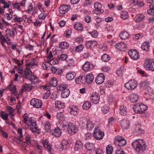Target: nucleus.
Returning a JSON list of instances; mask_svg holds the SVG:
<instances>
[{"instance_id": "f257e3e1", "label": "nucleus", "mask_w": 154, "mask_h": 154, "mask_svg": "<svg viewBox=\"0 0 154 154\" xmlns=\"http://www.w3.org/2000/svg\"><path fill=\"white\" fill-rule=\"evenodd\" d=\"M132 145L138 154L143 152L147 146L145 141L140 139L133 142L132 143Z\"/></svg>"}, {"instance_id": "f03ea898", "label": "nucleus", "mask_w": 154, "mask_h": 154, "mask_svg": "<svg viewBox=\"0 0 154 154\" xmlns=\"http://www.w3.org/2000/svg\"><path fill=\"white\" fill-rule=\"evenodd\" d=\"M31 72L30 69L26 67L23 72V76L30 80L32 84L36 85L38 84V80L37 77L34 75H31Z\"/></svg>"}, {"instance_id": "7ed1b4c3", "label": "nucleus", "mask_w": 154, "mask_h": 154, "mask_svg": "<svg viewBox=\"0 0 154 154\" xmlns=\"http://www.w3.org/2000/svg\"><path fill=\"white\" fill-rule=\"evenodd\" d=\"M134 111L136 113H140L143 112L147 109V106L142 103L134 106L133 107Z\"/></svg>"}, {"instance_id": "20e7f679", "label": "nucleus", "mask_w": 154, "mask_h": 154, "mask_svg": "<svg viewBox=\"0 0 154 154\" xmlns=\"http://www.w3.org/2000/svg\"><path fill=\"white\" fill-rule=\"evenodd\" d=\"M80 124L82 127L86 126V128L89 130H92L94 127V125L92 122L90 120L86 121L84 118H82L81 122Z\"/></svg>"}, {"instance_id": "39448f33", "label": "nucleus", "mask_w": 154, "mask_h": 154, "mask_svg": "<svg viewBox=\"0 0 154 154\" xmlns=\"http://www.w3.org/2000/svg\"><path fill=\"white\" fill-rule=\"evenodd\" d=\"M137 85V82L134 79H131L125 84V87L129 90H132L135 89Z\"/></svg>"}, {"instance_id": "423d86ee", "label": "nucleus", "mask_w": 154, "mask_h": 154, "mask_svg": "<svg viewBox=\"0 0 154 154\" xmlns=\"http://www.w3.org/2000/svg\"><path fill=\"white\" fill-rule=\"evenodd\" d=\"M78 129V127L71 122L68 125L67 131L68 133L70 135H73L77 132Z\"/></svg>"}, {"instance_id": "0eeeda50", "label": "nucleus", "mask_w": 154, "mask_h": 154, "mask_svg": "<svg viewBox=\"0 0 154 154\" xmlns=\"http://www.w3.org/2000/svg\"><path fill=\"white\" fill-rule=\"evenodd\" d=\"M144 66L147 70L152 71H154V62L152 60H146L144 64Z\"/></svg>"}, {"instance_id": "6e6552de", "label": "nucleus", "mask_w": 154, "mask_h": 154, "mask_svg": "<svg viewBox=\"0 0 154 154\" xmlns=\"http://www.w3.org/2000/svg\"><path fill=\"white\" fill-rule=\"evenodd\" d=\"M30 104L34 107L36 108H41L42 104V102L41 100L35 98L31 100Z\"/></svg>"}, {"instance_id": "1a4fd4ad", "label": "nucleus", "mask_w": 154, "mask_h": 154, "mask_svg": "<svg viewBox=\"0 0 154 154\" xmlns=\"http://www.w3.org/2000/svg\"><path fill=\"white\" fill-rule=\"evenodd\" d=\"M128 54L132 59L136 60L139 59V53L135 50H131L128 52Z\"/></svg>"}, {"instance_id": "9d476101", "label": "nucleus", "mask_w": 154, "mask_h": 154, "mask_svg": "<svg viewBox=\"0 0 154 154\" xmlns=\"http://www.w3.org/2000/svg\"><path fill=\"white\" fill-rule=\"evenodd\" d=\"M104 134L103 132L100 131L98 129L95 128L93 134V137L97 140H100L102 139L104 136Z\"/></svg>"}, {"instance_id": "9b49d317", "label": "nucleus", "mask_w": 154, "mask_h": 154, "mask_svg": "<svg viewBox=\"0 0 154 154\" xmlns=\"http://www.w3.org/2000/svg\"><path fill=\"white\" fill-rule=\"evenodd\" d=\"M114 143L115 144H117L119 146H122L126 144V142L123 138L122 137H119L116 138Z\"/></svg>"}, {"instance_id": "f8f14e48", "label": "nucleus", "mask_w": 154, "mask_h": 154, "mask_svg": "<svg viewBox=\"0 0 154 154\" xmlns=\"http://www.w3.org/2000/svg\"><path fill=\"white\" fill-rule=\"evenodd\" d=\"M90 99L92 102L94 103L95 104L98 103L100 100L98 94L96 92L93 93L90 97Z\"/></svg>"}, {"instance_id": "ddd939ff", "label": "nucleus", "mask_w": 154, "mask_h": 154, "mask_svg": "<svg viewBox=\"0 0 154 154\" xmlns=\"http://www.w3.org/2000/svg\"><path fill=\"white\" fill-rule=\"evenodd\" d=\"M95 9V12L97 14H100L103 12V11L101 8L102 7V5L100 3H95L94 5Z\"/></svg>"}, {"instance_id": "4468645a", "label": "nucleus", "mask_w": 154, "mask_h": 154, "mask_svg": "<svg viewBox=\"0 0 154 154\" xmlns=\"http://www.w3.org/2000/svg\"><path fill=\"white\" fill-rule=\"evenodd\" d=\"M105 79V76L103 73H100L96 77L95 82L98 84H100L103 83Z\"/></svg>"}, {"instance_id": "2eb2a0df", "label": "nucleus", "mask_w": 154, "mask_h": 154, "mask_svg": "<svg viewBox=\"0 0 154 154\" xmlns=\"http://www.w3.org/2000/svg\"><path fill=\"white\" fill-rule=\"evenodd\" d=\"M94 68L93 65L89 62H86L83 65L82 68L83 70L85 72L92 69Z\"/></svg>"}, {"instance_id": "dca6fc26", "label": "nucleus", "mask_w": 154, "mask_h": 154, "mask_svg": "<svg viewBox=\"0 0 154 154\" xmlns=\"http://www.w3.org/2000/svg\"><path fill=\"white\" fill-rule=\"evenodd\" d=\"M70 6L65 5L61 6L59 8V11L60 14H64L66 13L69 10V8H70Z\"/></svg>"}, {"instance_id": "f3484780", "label": "nucleus", "mask_w": 154, "mask_h": 154, "mask_svg": "<svg viewBox=\"0 0 154 154\" xmlns=\"http://www.w3.org/2000/svg\"><path fill=\"white\" fill-rule=\"evenodd\" d=\"M121 125L123 129H127L130 126V122L128 120L123 119L121 121Z\"/></svg>"}, {"instance_id": "a211bd4d", "label": "nucleus", "mask_w": 154, "mask_h": 154, "mask_svg": "<svg viewBox=\"0 0 154 154\" xmlns=\"http://www.w3.org/2000/svg\"><path fill=\"white\" fill-rule=\"evenodd\" d=\"M145 17V16L143 14H139L136 16L134 19L136 22H140L143 21Z\"/></svg>"}, {"instance_id": "6ab92c4d", "label": "nucleus", "mask_w": 154, "mask_h": 154, "mask_svg": "<svg viewBox=\"0 0 154 154\" xmlns=\"http://www.w3.org/2000/svg\"><path fill=\"white\" fill-rule=\"evenodd\" d=\"M61 131L60 129L58 128H55L52 131L51 133L53 135L56 137H59L61 135Z\"/></svg>"}, {"instance_id": "aec40b11", "label": "nucleus", "mask_w": 154, "mask_h": 154, "mask_svg": "<svg viewBox=\"0 0 154 154\" xmlns=\"http://www.w3.org/2000/svg\"><path fill=\"white\" fill-rule=\"evenodd\" d=\"M94 79V78L93 74L91 73H89L86 75L85 81L88 84H91L92 82Z\"/></svg>"}, {"instance_id": "412c9836", "label": "nucleus", "mask_w": 154, "mask_h": 154, "mask_svg": "<svg viewBox=\"0 0 154 154\" xmlns=\"http://www.w3.org/2000/svg\"><path fill=\"white\" fill-rule=\"evenodd\" d=\"M116 47L120 51H123L126 48V45L124 42H120L115 45Z\"/></svg>"}, {"instance_id": "4be33fe9", "label": "nucleus", "mask_w": 154, "mask_h": 154, "mask_svg": "<svg viewBox=\"0 0 154 154\" xmlns=\"http://www.w3.org/2000/svg\"><path fill=\"white\" fill-rule=\"evenodd\" d=\"M145 93L149 95V97L151 99H152L154 96V94H153L152 90L150 87H147L145 89Z\"/></svg>"}, {"instance_id": "5701e85b", "label": "nucleus", "mask_w": 154, "mask_h": 154, "mask_svg": "<svg viewBox=\"0 0 154 154\" xmlns=\"http://www.w3.org/2000/svg\"><path fill=\"white\" fill-rule=\"evenodd\" d=\"M43 146L45 149L48 151H51V146L49 142L47 140H44L42 142Z\"/></svg>"}, {"instance_id": "b1692460", "label": "nucleus", "mask_w": 154, "mask_h": 154, "mask_svg": "<svg viewBox=\"0 0 154 154\" xmlns=\"http://www.w3.org/2000/svg\"><path fill=\"white\" fill-rule=\"evenodd\" d=\"M129 98L132 102L134 103L138 100L139 96L137 94H131L130 95Z\"/></svg>"}, {"instance_id": "393cba45", "label": "nucleus", "mask_w": 154, "mask_h": 154, "mask_svg": "<svg viewBox=\"0 0 154 154\" xmlns=\"http://www.w3.org/2000/svg\"><path fill=\"white\" fill-rule=\"evenodd\" d=\"M97 43L96 41H88L86 43V45L88 48H91L92 47L97 46Z\"/></svg>"}, {"instance_id": "a878e982", "label": "nucleus", "mask_w": 154, "mask_h": 154, "mask_svg": "<svg viewBox=\"0 0 154 154\" xmlns=\"http://www.w3.org/2000/svg\"><path fill=\"white\" fill-rule=\"evenodd\" d=\"M119 36L122 39L125 40L128 38L129 36V35L128 32L124 31L121 32Z\"/></svg>"}, {"instance_id": "bb28decb", "label": "nucleus", "mask_w": 154, "mask_h": 154, "mask_svg": "<svg viewBox=\"0 0 154 154\" xmlns=\"http://www.w3.org/2000/svg\"><path fill=\"white\" fill-rule=\"evenodd\" d=\"M83 146L82 142L79 140H77L75 143L74 147V149L75 151L79 150L82 148Z\"/></svg>"}, {"instance_id": "cd10ccee", "label": "nucleus", "mask_w": 154, "mask_h": 154, "mask_svg": "<svg viewBox=\"0 0 154 154\" xmlns=\"http://www.w3.org/2000/svg\"><path fill=\"white\" fill-rule=\"evenodd\" d=\"M76 74L74 72H69L66 75V78L68 80H71L74 79Z\"/></svg>"}, {"instance_id": "c85d7f7f", "label": "nucleus", "mask_w": 154, "mask_h": 154, "mask_svg": "<svg viewBox=\"0 0 154 154\" xmlns=\"http://www.w3.org/2000/svg\"><path fill=\"white\" fill-rule=\"evenodd\" d=\"M32 87V85L29 84H25L23 86L22 91H23V92L25 91H29L31 90Z\"/></svg>"}, {"instance_id": "c756f323", "label": "nucleus", "mask_w": 154, "mask_h": 154, "mask_svg": "<svg viewBox=\"0 0 154 154\" xmlns=\"http://www.w3.org/2000/svg\"><path fill=\"white\" fill-rule=\"evenodd\" d=\"M57 119L61 121H64L65 117L62 112H58L57 115Z\"/></svg>"}, {"instance_id": "7c9ffc66", "label": "nucleus", "mask_w": 154, "mask_h": 154, "mask_svg": "<svg viewBox=\"0 0 154 154\" xmlns=\"http://www.w3.org/2000/svg\"><path fill=\"white\" fill-rule=\"evenodd\" d=\"M70 91L68 89H66L65 91L62 92L61 96L63 98H66L68 97Z\"/></svg>"}, {"instance_id": "2f4dec72", "label": "nucleus", "mask_w": 154, "mask_h": 154, "mask_svg": "<svg viewBox=\"0 0 154 154\" xmlns=\"http://www.w3.org/2000/svg\"><path fill=\"white\" fill-rule=\"evenodd\" d=\"M120 114L122 115L125 116L127 113V108L124 106H120Z\"/></svg>"}, {"instance_id": "473e14b6", "label": "nucleus", "mask_w": 154, "mask_h": 154, "mask_svg": "<svg viewBox=\"0 0 154 154\" xmlns=\"http://www.w3.org/2000/svg\"><path fill=\"white\" fill-rule=\"evenodd\" d=\"M70 109H71L70 112L71 115H73V116H75L78 114V108L76 106H73L71 107Z\"/></svg>"}, {"instance_id": "72a5a7b5", "label": "nucleus", "mask_w": 154, "mask_h": 154, "mask_svg": "<svg viewBox=\"0 0 154 154\" xmlns=\"http://www.w3.org/2000/svg\"><path fill=\"white\" fill-rule=\"evenodd\" d=\"M85 148L88 150L90 151L94 150L95 147L93 144L90 143H87L85 145Z\"/></svg>"}, {"instance_id": "f704fd0d", "label": "nucleus", "mask_w": 154, "mask_h": 154, "mask_svg": "<svg viewBox=\"0 0 154 154\" xmlns=\"http://www.w3.org/2000/svg\"><path fill=\"white\" fill-rule=\"evenodd\" d=\"M85 78L82 76H80L77 78L75 79V82L77 83L80 84H81L85 82Z\"/></svg>"}, {"instance_id": "c9c22d12", "label": "nucleus", "mask_w": 154, "mask_h": 154, "mask_svg": "<svg viewBox=\"0 0 154 154\" xmlns=\"http://www.w3.org/2000/svg\"><path fill=\"white\" fill-rule=\"evenodd\" d=\"M67 85L64 84H60L57 87V89L58 90L63 91H65V89L67 88Z\"/></svg>"}, {"instance_id": "e433bc0d", "label": "nucleus", "mask_w": 154, "mask_h": 154, "mask_svg": "<svg viewBox=\"0 0 154 154\" xmlns=\"http://www.w3.org/2000/svg\"><path fill=\"white\" fill-rule=\"evenodd\" d=\"M15 29H7L5 33L7 35H9L11 37L13 36L14 35Z\"/></svg>"}, {"instance_id": "4c0bfd02", "label": "nucleus", "mask_w": 154, "mask_h": 154, "mask_svg": "<svg viewBox=\"0 0 154 154\" xmlns=\"http://www.w3.org/2000/svg\"><path fill=\"white\" fill-rule=\"evenodd\" d=\"M149 45L148 43L146 42H145L143 43V45L141 47V48L143 50L147 52L149 50Z\"/></svg>"}, {"instance_id": "58836bf2", "label": "nucleus", "mask_w": 154, "mask_h": 154, "mask_svg": "<svg viewBox=\"0 0 154 154\" xmlns=\"http://www.w3.org/2000/svg\"><path fill=\"white\" fill-rule=\"evenodd\" d=\"M45 129L47 132L50 131L51 126L50 122L48 121H46L45 123Z\"/></svg>"}, {"instance_id": "ea45409f", "label": "nucleus", "mask_w": 154, "mask_h": 154, "mask_svg": "<svg viewBox=\"0 0 154 154\" xmlns=\"http://www.w3.org/2000/svg\"><path fill=\"white\" fill-rule=\"evenodd\" d=\"M91 106V103L89 101H86L82 106L83 108L85 110L89 109Z\"/></svg>"}, {"instance_id": "a19ab883", "label": "nucleus", "mask_w": 154, "mask_h": 154, "mask_svg": "<svg viewBox=\"0 0 154 154\" xmlns=\"http://www.w3.org/2000/svg\"><path fill=\"white\" fill-rule=\"evenodd\" d=\"M101 59L103 61L107 62L110 60V57L107 54H104L102 56Z\"/></svg>"}, {"instance_id": "79ce46f5", "label": "nucleus", "mask_w": 154, "mask_h": 154, "mask_svg": "<svg viewBox=\"0 0 154 154\" xmlns=\"http://www.w3.org/2000/svg\"><path fill=\"white\" fill-rule=\"evenodd\" d=\"M69 44L66 42H61L59 44V47L62 49H65L69 47Z\"/></svg>"}, {"instance_id": "37998d69", "label": "nucleus", "mask_w": 154, "mask_h": 154, "mask_svg": "<svg viewBox=\"0 0 154 154\" xmlns=\"http://www.w3.org/2000/svg\"><path fill=\"white\" fill-rule=\"evenodd\" d=\"M50 85L54 87H55L57 84V82L56 79L55 77H53L50 82Z\"/></svg>"}, {"instance_id": "c03bdc74", "label": "nucleus", "mask_w": 154, "mask_h": 154, "mask_svg": "<svg viewBox=\"0 0 154 154\" xmlns=\"http://www.w3.org/2000/svg\"><path fill=\"white\" fill-rule=\"evenodd\" d=\"M128 12L126 11H123L122 12L121 15V17L123 19H126L128 18Z\"/></svg>"}, {"instance_id": "a18cd8bd", "label": "nucleus", "mask_w": 154, "mask_h": 154, "mask_svg": "<svg viewBox=\"0 0 154 154\" xmlns=\"http://www.w3.org/2000/svg\"><path fill=\"white\" fill-rule=\"evenodd\" d=\"M71 29H66L64 33V36L67 38H69L72 34Z\"/></svg>"}, {"instance_id": "49530a36", "label": "nucleus", "mask_w": 154, "mask_h": 154, "mask_svg": "<svg viewBox=\"0 0 154 154\" xmlns=\"http://www.w3.org/2000/svg\"><path fill=\"white\" fill-rule=\"evenodd\" d=\"M0 117L4 120H7L8 119V115L7 113L2 111L0 113Z\"/></svg>"}, {"instance_id": "de8ad7c7", "label": "nucleus", "mask_w": 154, "mask_h": 154, "mask_svg": "<svg viewBox=\"0 0 154 154\" xmlns=\"http://www.w3.org/2000/svg\"><path fill=\"white\" fill-rule=\"evenodd\" d=\"M106 151L107 154H112L113 152L112 146L108 145L106 147Z\"/></svg>"}, {"instance_id": "09e8293b", "label": "nucleus", "mask_w": 154, "mask_h": 154, "mask_svg": "<svg viewBox=\"0 0 154 154\" xmlns=\"http://www.w3.org/2000/svg\"><path fill=\"white\" fill-rule=\"evenodd\" d=\"M102 111L105 114L106 113L109 112V107L105 105L102 107Z\"/></svg>"}, {"instance_id": "8fccbe9b", "label": "nucleus", "mask_w": 154, "mask_h": 154, "mask_svg": "<svg viewBox=\"0 0 154 154\" xmlns=\"http://www.w3.org/2000/svg\"><path fill=\"white\" fill-rule=\"evenodd\" d=\"M150 9L148 10L147 12L148 14H151V15H154V6L151 5L149 6Z\"/></svg>"}, {"instance_id": "3c124183", "label": "nucleus", "mask_w": 154, "mask_h": 154, "mask_svg": "<svg viewBox=\"0 0 154 154\" xmlns=\"http://www.w3.org/2000/svg\"><path fill=\"white\" fill-rule=\"evenodd\" d=\"M69 143L66 140H63L62 141V145L63 146L62 150L64 149H67V148L66 147L68 146Z\"/></svg>"}, {"instance_id": "603ef678", "label": "nucleus", "mask_w": 154, "mask_h": 154, "mask_svg": "<svg viewBox=\"0 0 154 154\" xmlns=\"http://www.w3.org/2000/svg\"><path fill=\"white\" fill-rule=\"evenodd\" d=\"M149 84V83L148 82L144 81L141 83V87L143 88L149 87L148 86Z\"/></svg>"}, {"instance_id": "864d4df0", "label": "nucleus", "mask_w": 154, "mask_h": 154, "mask_svg": "<svg viewBox=\"0 0 154 154\" xmlns=\"http://www.w3.org/2000/svg\"><path fill=\"white\" fill-rule=\"evenodd\" d=\"M89 33L92 37L94 38L97 37L98 34L97 31L95 30H94L92 32H90Z\"/></svg>"}, {"instance_id": "5fc2aeb1", "label": "nucleus", "mask_w": 154, "mask_h": 154, "mask_svg": "<svg viewBox=\"0 0 154 154\" xmlns=\"http://www.w3.org/2000/svg\"><path fill=\"white\" fill-rule=\"evenodd\" d=\"M7 109L9 112V114H14L13 113L15 112V109H14L12 107L10 106H8L6 108Z\"/></svg>"}, {"instance_id": "6e6d98bb", "label": "nucleus", "mask_w": 154, "mask_h": 154, "mask_svg": "<svg viewBox=\"0 0 154 154\" xmlns=\"http://www.w3.org/2000/svg\"><path fill=\"white\" fill-rule=\"evenodd\" d=\"M75 29H78L80 28L82 29L83 26L82 24L80 22H77L74 26Z\"/></svg>"}, {"instance_id": "4d7b16f0", "label": "nucleus", "mask_w": 154, "mask_h": 154, "mask_svg": "<svg viewBox=\"0 0 154 154\" xmlns=\"http://www.w3.org/2000/svg\"><path fill=\"white\" fill-rule=\"evenodd\" d=\"M21 138H20V137H19V138L17 137H14V140L17 143L21 144L22 141Z\"/></svg>"}, {"instance_id": "13d9d810", "label": "nucleus", "mask_w": 154, "mask_h": 154, "mask_svg": "<svg viewBox=\"0 0 154 154\" xmlns=\"http://www.w3.org/2000/svg\"><path fill=\"white\" fill-rule=\"evenodd\" d=\"M17 63L18 64V66H19V68L17 70L18 72L19 73L22 74L23 73V69L22 67H20V66L21 65V64L20 63L19 61H17Z\"/></svg>"}, {"instance_id": "bf43d9fd", "label": "nucleus", "mask_w": 154, "mask_h": 154, "mask_svg": "<svg viewBox=\"0 0 154 154\" xmlns=\"http://www.w3.org/2000/svg\"><path fill=\"white\" fill-rule=\"evenodd\" d=\"M51 92L50 91H46L45 93V94H43V98L44 99H47L50 96Z\"/></svg>"}, {"instance_id": "052dcab7", "label": "nucleus", "mask_w": 154, "mask_h": 154, "mask_svg": "<svg viewBox=\"0 0 154 154\" xmlns=\"http://www.w3.org/2000/svg\"><path fill=\"white\" fill-rule=\"evenodd\" d=\"M83 48V45H80L76 47V50L77 51L79 52L82 50Z\"/></svg>"}, {"instance_id": "680f3d73", "label": "nucleus", "mask_w": 154, "mask_h": 154, "mask_svg": "<svg viewBox=\"0 0 154 154\" xmlns=\"http://www.w3.org/2000/svg\"><path fill=\"white\" fill-rule=\"evenodd\" d=\"M23 117L24 118V119H23L24 122L25 123L27 124V123L28 122L27 119L29 118V116L27 114L25 113L23 116Z\"/></svg>"}, {"instance_id": "e2e57ef3", "label": "nucleus", "mask_w": 154, "mask_h": 154, "mask_svg": "<svg viewBox=\"0 0 154 154\" xmlns=\"http://www.w3.org/2000/svg\"><path fill=\"white\" fill-rule=\"evenodd\" d=\"M143 36V34L142 33H140L137 34L133 36V38L136 40H137L139 39V38H142Z\"/></svg>"}, {"instance_id": "0e129e2a", "label": "nucleus", "mask_w": 154, "mask_h": 154, "mask_svg": "<svg viewBox=\"0 0 154 154\" xmlns=\"http://www.w3.org/2000/svg\"><path fill=\"white\" fill-rule=\"evenodd\" d=\"M116 154H125V152L120 148H118L116 151Z\"/></svg>"}, {"instance_id": "69168bd1", "label": "nucleus", "mask_w": 154, "mask_h": 154, "mask_svg": "<svg viewBox=\"0 0 154 154\" xmlns=\"http://www.w3.org/2000/svg\"><path fill=\"white\" fill-rule=\"evenodd\" d=\"M96 154H104L103 150L102 149L97 148L96 149Z\"/></svg>"}, {"instance_id": "338daca9", "label": "nucleus", "mask_w": 154, "mask_h": 154, "mask_svg": "<svg viewBox=\"0 0 154 154\" xmlns=\"http://www.w3.org/2000/svg\"><path fill=\"white\" fill-rule=\"evenodd\" d=\"M92 136L91 134L89 133H86L85 134V138L86 140H88L91 138Z\"/></svg>"}, {"instance_id": "774afa93", "label": "nucleus", "mask_w": 154, "mask_h": 154, "mask_svg": "<svg viewBox=\"0 0 154 154\" xmlns=\"http://www.w3.org/2000/svg\"><path fill=\"white\" fill-rule=\"evenodd\" d=\"M0 42H7L6 39L2 35H0Z\"/></svg>"}]
</instances>
